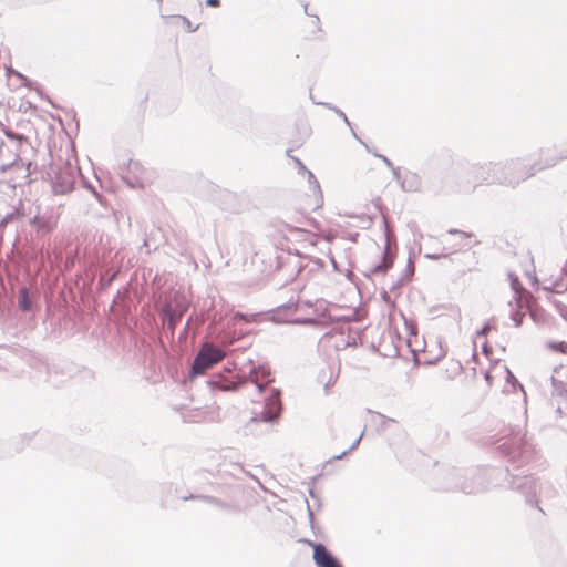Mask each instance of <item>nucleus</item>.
Instances as JSON below:
<instances>
[{
    "mask_svg": "<svg viewBox=\"0 0 567 567\" xmlns=\"http://www.w3.org/2000/svg\"><path fill=\"white\" fill-rule=\"evenodd\" d=\"M272 382L271 372L266 367H259L250 372V383L255 384L256 391L261 399L252 400L250 413L254 422H269L276 420L281 411L279 391L270 386Z\"/></svg>",
    "mask_w": 567,
    "mask_h": 567,
    "instance_id": "obj_1",
    "label": "nucleus"
},
{
    "mask_svg": "<svg viewBox=\"0 0 567 567\" xmlns=\"http://www.w3.org/2000/svg\"><path fill=\"white\" fill-rule=\"evenodd\" d=\"M80 174V168L75 163L61 158L53 162L48 173L53 194L65 195L72 192Z\"/></svg>",
    "mask_w": 567,
    "mask_h": 567,
    "instance_id": "obj_2",
    "label": "nucleus"
},
{
    "mask_svg": "<svg viewBox=\"0 0 567 567\" xmlns=\"http://www.w3.org/2000/svg\"><path fill=\"white\" fill-rule=\"evenodd\" d=\"M311 225L312 221L308 218L299 221L298 225L293 223L292 218H289L279 226V233L285 240L297 244L300 248H306L317 244V235L307 228Z\"/></svg>",
    "mask_w": 567,
    "mask_h": 567,
    "instance_id": "obj_3",
    "label": "nucleus"
},
{
    "mask_svg": "<svg viewBox=\"0 0 567 567\" xmlns=\"http://www.w3.org/2000/svg\"><path fill=\"white\" fill-rule=\"evenodd\" d=\"M389 334L393 338L396 348L403 344L412 347L416 337V326L400 311H393L389 317Z\"/></svg>",
    "mask_w": 567,
    "mask_h": 567,
    "instance_id": "obj_4",
    "label": "nucleus"
},
{
    "mask_svg": "<svg viewBox=\"0 0 567 567\" xmlns=\"http://www.w3.org/2000/svg\"><path fill=\"white\" fill-rule=\"evenodd\" d=\"M225 351L213 342H204L194 358L189 374L192 378L204 374L207 370L220 362Z\"/></svg>",
    "mask_w": 567,
    "mask_h": 567,
    "instance_id": "obj_5",
    "label": "nucleus"
},
{
    "mask_svg": "<svg viewBox=\"0 0 567 567\" xmlns=\"http://www.w3.org/2000/svg\"><path fill=\"white\" fill-rule=\"evenodd\" d=\"M189 498H199L205 503L214 504L215 506L229 512L236 513L246 507L247 498H246V488L244 484H236L229 487L227 499L221 501L213 496H194L189 495L183 497V499Z\"/></svg>",
    "mask_w": 567,
    "mask_h": 567,
    "instance_id": "obj_6",
    "label": "nucleus"
},
{
    "mask_svg": "<svg viewBox=\"0 0 567 567\" xmlns=\"http://www.w3.org/2000/svg\"><path fill=\"white\" fill-rule=\"evenodd\" d=\"M121 178L131 188H143L146 183L145 169L138 161L130 159L121 168Z\"/></svg>",
    "mask_w": 567,
    "mask_h": 567,
    "instance_id": "obj_7",
    "label": "nucleus"
},
{
    "mask_svg": "<svg viewBox=\"0 0 567 567\" xmlns=\"http://www.w3.org/2000/svg\"><path fill=\"white\" fill-rule=\"evenodd\" d=\"M514 290V299L518 309L512 315V319L515 322V326L519 327L523 323L526 310L529 309L532 295L523 288L518 289L515 287Z\"/></svg>",
    "mask_w": 567,
    "mask_h": 567,
    "instance_id": "obj_8",
    "label": "nucleus"
},
{
    "mask_svg": "<svg viewBox=\"0 0 567 567\" xmlns=\"http://www.w3.org/2000/svg\"><path fill=\"white\" fill-rule=\"evenodd\" d=\"M307 544L313 549V560L317 567H342L322 544L308 540Z\"/></svg>",
    "mask_w": 567,
    "mask_h": 567,
    "instance_id": "obj_9",
    "label": "nucleus"
},
{
    "mask_svg": "<svg viewBox=\"0 0 567 567\" xmlns=\"http://www.w3.org/2000/svg\"><path fill=\"white\" fill-rule=\"evenodd\" d=\"M323 205V197L320 188L318 186H310L309 193L305 194L300 198L299 206L306 212H315Z\"/></svg>",
    "mask_w": 567,
    "mask_h": 567,
    "instance_id": "obj_10",
    "label": "nucleus"
},
{
    "mask_svg": "<svg viewBox=\"0 0 567 567\" xmlns=\"http://www.w3.org/2000/svg\"><path fill=\"white\" fill-rule=\"evenodd\" d=\"M56 223V217L52 214H48L47 212L41 213L40 207H38L37 214L30 219V224L37 228L38 234H47L50 233Z\"/></svg>",
    "mask_w": 567,
    "mask_h": 567,
    "instance_id": "obj_11",
    "label": "nucleus"
},
{
    "mask_svg": "<svg viewBox=\"0 0 567 567\" xmlns=\"http://www.w3.org/2000/svg\"><path fill=\"white\" fill-rule=\"evenodd\" d=\"M184 309L176 310L172 307L169 302H166L161 308V315L163 317L164 322L167 324V329L169 330L171 334H174L175 327L181 321Z\"/></svg>",
    "mask_w": 567,
    "mask_h": 567,
    "instance_id": "obj_12",
    "label": "nucleus"
},
{
    "mask_svg": "<svg viewBox=\"0 0 567 567\" xmlns=\"http://www.w3.org/2000/svg\"><path fill=\"white\" fill-rule=\"evenodd\" d=\"M213 388H218L221 391H235L244 384L235 374L229 373L227 377L217 375L209 381Z\"/></svg>",
    "mask_w": 567,
    "mask_h": 567,
    "instance_id": "obj_13",
    "label": "nucleus"
},
{
    "mask_svg": "<svg viewBox=\"0 0 567 567\" xmlns=\"http://www.w3.org/2000/svg\"><path fill=\"white\" fill-rule=\"evenodd\" d=\"M166 24L174 25V27H182L187 32H195L198 30L199 25L193 27L192 22L188 18L182 14H173V16H162Z\"/></svg>",
    "mask_w": 567,
    "mask_h": 567,
    "instance_id": "obj_14",
    "label": "nucleus"
},
{
    "mask_svg": "<svg viewBox=\"0 0 567 567\" xmlns=\"http://www.w3.org/2000/svg\"><path fill=\"white\" fill-rule=\"evenodd\" d=\"M6 136L9 138V141L13 144L14 151L20 154L24 153L29 147L30 143L28 138L23 134L16 133L11 130H4Z\"/></svg>",
    "mask_w": 567,
    "mask_h": 567,
    "instance_id": "obj_15",
    "label": "nucleus"
},
{
    "mask_svg": "<svg viewBox=\"0 0 567 567\" xmlns=\"http://www.w3.org/2000/svg\"><path fill=\"white\" fill-rule=\"evenodd\" d=\"M563 271L565 276H560L556 280H547L548 285L546 286V289L556 293H563L567 290V259Z\"/></svg>",
    "mask_w": 567,
    "mask_h": 567,
    "instance_id": "obj_16",
    "label": "nucleus"
},
{
    "mask_svg": "<svg viewBox=\"0 0 567 567\" xmlns=\"http://www.w3.org/2000/svg\"><path fill=\"white\" fill-rule=\"evenodd\" d=\"M19 306L23 311H30L32 309V300L25 287L21 288L19 291Z\"/></svg>",
    "mask_w": 567,
    "mask_h": 567,
    "instance_id": "obj_17",
    "label": "nucleus"
},
{
    "mask_svg": "<svg viewBox=\"0 0 567 567\" xmlns=\"http://www.w3.org/2000/svg\"><path fill=\"white\" fill-rule=\"evenodd\" d=\"M367 210V217L369 223H371L373 219H375L378 216L382 214L381 207L377 202L371 203V205L368 206Z\"/></svg>",
    "mask_w": 567,
    "mask_h": 567,
    "instance_id": "obj_18",
    "label": "nucleus"
},
{
    "mask_svg": "<svg viewBox=\"0 0 567 567\" xmlns=\"http://www.w3.org/2000/svg\"><path fill=\"white\" fill-rule=\"evenodd\" d=\"M547 348L554 352L567 354V342L565 341H550L547 343Z\"/></svg>",
    "mask_w": 567,
    "mask_h": 567,
    "instance_id": "obj_19",
    "label": "nucleus"
},
{
    "mask_svg": "<svg viewBox=\"0 0 567 567\" xmlns=\"http://www.w3.org/2000/svg\"><path fill=\"white\" fill-rule=\"evenodd\" d=\"M492 330H496V328L493 324H491L489 322H486L480 330H477L475 343H477V341L481 338L486 337Z\"/></svg>",
    "mask_w": 567,
    "mask_h": 567,
    "instance_id": "obj_20",
    "label": "nucleus"
},
{
    "mask_svg": "<svg viewBox=\"0 0 567 567\" xmlns=\"http://www.w3.org/2000/svg\"><path fill=\"white\" fill-rule=\"evenodd\" d=\"M19 217V212L18 209H13L12 212L6 214L1 219H0V228L4 227L6 225H8L9 223L13 221L14 219H17Z\"/></svg>",
    "mask_w": 567,
    "mask_h": 567,
    "instance_id": "obj_21",
    "label": "nucleus"
},
{
    "mask_svg": "<svg viewBox=\"0 0 567 567\" xmlns=\"http://www.w3.org/2000/svg\"><path fill=\"white\" fill-rule=\"evenodd\" d=\"M231 467L233 468H231L230 473L234 476H237L238 474L246 475V471L241 464H234V465H231Z\"/></svg>",
    "mask_w": 567,
    "mask_h": 567,
    "instance_id": "obj_22",
    "label": "nucleus"
},
{
    "mask_svg": "<svg viewBox=\"0 0 567 567\" xmlns=\"http://www.w3.org/2000/svg\"><path fill=\"white\" fill-rule=\"evenodd\" d=\"M206 6L217 8L220 6V0H206Z\"/></svg>",
    "mask_w": 567,
    "mask_h": 567,
    "instance_id": "obj_23",
    "label": "nucleus"
},
{
    "mask_svg": "<svg viewBox=\"0 0 567 567\" xmlns=\"http://www.w3.org/2000/svg\"><path fill=\"white\" fill-rule=\"evenodd\" d=\"M485 379H486V381H487V383H488L489 385H492V384H493V375H492V372H491V371H487V372H486V374H485Z\"/></svg>",
    "mask_w": 567,
    "mask_h": 567,
    "instance_id": "obj_24",
    "label": "nucleus"
},
{
    "mask_svg": "<svg viewBox=\"0 0 567 567\" xmlns=\"http://www.w3.org/2000/svg\"><path fill=\"white\" fill-rule=\"evenodd\" d=\"M482 348H483V351H484L485 353H488V346H487V342H486V341H484V342L482 343Z\"/></svg>",
    "mask_w": 567,
    "mask_h": 567,
    "instance_id": "obj_25",
    "label": "nucleus"
},
{
    "mask_svg": "<svg viewBox=\"0 0 567 567\" xmlns=\"http://www.w3.org/2000/svg\"><path fill=\"white\" fill-rule=\"evenodd\" d=\"M359 442H360V437L355 439V440H354V442H353V444H352V445H351V447H350V451H351V450H353V449H355V447H357V445L359 444Z\"/></svg>",
    "mask_w": 567,
    "mask_h": 567,
    "instance_id": "obj_26",
    "label": "nucleus"
},
{
    "mask_svg": "<svg viewBox=\"0 0 567 567\" xmlns=\"http://www.w3.org/2000/svg\"><path fill=\"white\" fill-rule=\"evenodd\" d=\"M501 369L503 370L504 374H509V371L505 367H501Z\"/></svg>",
    "mask_w": 567,
    "mask_h": 567,
    "instance_id": "obj_27",
    "label": "nucleus"
},
{
    "mask_svg": "<svg viewBox=\"0 0 567 567\" xmlns=\"http://www.w3.org/2000/svg\"><path fill=\"white\" fill-rule=\"evenodd\" d=\"M157 2H158V3H161V2H162V0H157Z\"/></svg>",
    "mask_w": 567,
    "mask_h": 567,
    "instance_id": "obj_28",
    "label": "nucleus"
}]
</instances>
